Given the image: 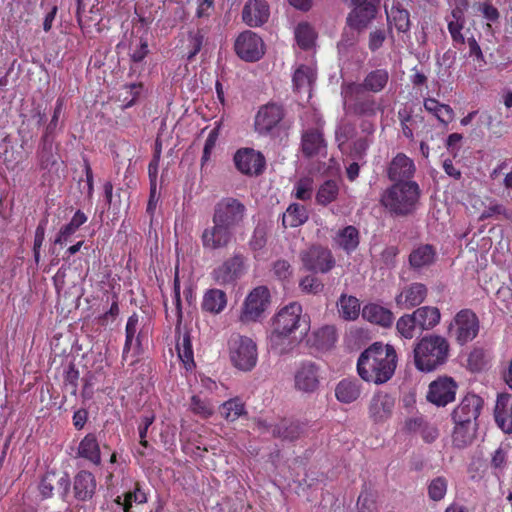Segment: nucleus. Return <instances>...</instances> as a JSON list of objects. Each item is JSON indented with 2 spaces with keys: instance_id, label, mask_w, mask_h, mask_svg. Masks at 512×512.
<instances>
[{
  "instance_id": "nucleus-11",
  "label": "nucleus",
  "mask_w": 512,
  "mask_h": 512,
  "mask_svg": "<svg viewBox=\"0 0 512 512\" xmlns=\"http://www.w3.org/2000/svg\"><path fill=\"white\" fill-rule=\"evenodd\" d=\"M321 366L312 361L301 362L294 373V388L304 394L316 393L321 385Z\"/></svg>"
},
{
  "instance_id": "nucleus-14",
  "label": "nucleus",
  "mask_w": 512,
  "mask_h": 512,
  "mask_svg": "<svg viewBox=\"0 0 512 512\" xmlns=\"http://www.w3.org/2000/svg\"><path fill=\"white\" fill-rule=\"evenodd\" d=\"M201 243L205 250L215 251L227 248L235 239V232L224 225L212 221L201 234Z\"/></svg>"
},
{
  "instance_id": "nucleus-30",
  "label": "nucleus",
  "mask_w": 512,
  "mask_h": 512,
  "mask_svg": "<svg viewBox=\"0 0 512 512\" xmlns=\"http://www.w3.org/2000/svg\"><path fill=\"white\" fill-rule=\"evenodd\" d=\"M338 334L335 326L326 325L317 329L310 339L312 346L318 350L327 351L334 347Z\"/></svg>"
},
{
  "instance_id": "nucleus-62",
  "label": "nucleus",
  "mask_w": 512,
  "mask_h": 512,
  "mask_svg": "<svg viewBox=\"0 0 512 512\" xmlns=\"http://www.w3.org/2000/svg\"><path fill=\"white\" fill-rule=\"evenodd\" d=\"M507 455H508V446L501 445L500 447H498L492 455L491 466L494 469L502 470L506 465Z\"/></svg>"
},
{
  "instance_id": "nucleus-8",
  "label": "nucleus",
  "mask_w": 512,
  "mask_h": 512,
  "mask_svg": "<svg viewBox=\"0 0 512 512\" xmlns=\"http://www.w3.org/2000/svg\"><path fill=\"white\" fill-rule=\"evenodd\" d=\"M248 267V258L243 253L235 251L231 257L216 267L211 275L218 285H233L246 274Z\"/></svg>"
},
{
  "instance_id": "nucleus-36",
  "label": "nucleus",
  "mask_w": 512,
  "mask_h": 512,
  "mask_svg": "<svg viewBox=\"0 0 512 512\" xmlns=\"http://www.w3.org/2000/svg\"><path fill=\"white\" fill-rule=\"evenodd\" d=\"M226 304L225 292L220 289H210L204 294L202 309L212 314H218L223 311Z\"/></svg>"
},
{
  "instance_id": "nucleus-51",
  "label": "nucleus",
  "mask_w": 512,
  "mask_h": 512,
  "mask_svg": "<svg viewBox=\"0 0 512 512\" xmlns=\"http://www.w3.org/2000/svg\"><path fill=\"white\" fill-rule=\"evenodd\" d=\"M189 407L192 413L203 419L209 418L214 412V407L211 402L205 398H201L199 395H193L191 397Z\"/></svg>"
},
{
  "instance_id": "nucleus-26",
  "label": "nucleus",
  "mask_w": 512,
  "mask_h": 512,
  "mask_svg": "<svg viewBox=\"0 0 512 512\" xmlns=\"http://www.w3.org/2000/svg\"><path fill=\"white\" fill-rule=\"evenodd\" d=\"M359 243V231L352 225L339 229L333 237V245L343 250L348 255L358 248Z\"/></svg>"
},
{
  "instance_id": "nucleus-43",
  "label": "nucleus",
  "mask_w": 512,
  "mask_h": 512,
  "mask_svg": "<svg viewBox=\"0 0 512 512\" xmlns=\"http://www.w3.org/2000/svg\"><path fill=\"white\" fill-rule=\"evenodd\" d=\"M176 349L178 352V357L184 364L187 370H190L194 367V356L193 349L191 344L190 335L188 332H185L182 336H179Z\"/></svg>"
},
{
  "instance_id": "nucleus-28",
  "label": "nucleus",
  "mask_w": 512,
  "mask_h": 512,
  "mask_svg": "<svg viewBox=\"0 0 512 512\" xmlns=\"http://www.w3.org/2000/svg\"><path fill=\"white\" fill-rule=\"evenodd\" d=\"M412 315L420 332L433 329L441 319L440 310L434 306L418 307L412 312Z\"/></svg>"
},
{
  "instance_id": "nucleus-22",
  "label": "nucleus",
  "mask_w": 512,
  "mask_h": 512,
  "mask_svg": "<svg viewBox=\"0 0 512 512\" xmlns=\"http://www.w3.org/2000/svg\"><path fill=\"white\" fill-rule=\"evenodd\" d=\"M270 16V8L264 0H249L242 10V20L250 27H260Z\"/></svg>"
},
{
  "instance_id": "nucleus-54",
  "label": "nucleus",
  "mask_w": 512,
  "mask_h": 512,
  "mask_svg": "<svg viewBox=\"0 0 512 512\" xmlns=\"http://www.w3.org/2000/svg\"><path fill=\"white\" fill-rule=\"evenodd\" d=\"M453 20L448 22V30L451 34V37L454 42L464 44L465 38L461 33L464 25V20L462 19V12L460 10L452 11Z\"/></svg>"
},
{
  "instance_id": "nucleus-10",
  "label": "nucleus",
  "mask_w": 512,
  "mask_h": 512,
  "mask_svg": "<svg viewBox=\"0 0 512 512\" xmlns=\"http://www.w3.org/2000/svg\"><path fill=\"white\" fill-rule=\"evenodd\" d=\"M270 302V292L265 286L255 287L245 298L240 321L250 323L258 321L266 311Z\"/></svg>"
},
{
  "instance_id": "nucleus-49",
  "label": "nucleus",
  "mask_w": 512,
  "mask_h": 512,
  "mask_svg": "<svg viewBox=\"0 0 512 512\" xmlns=\"http://www.w3.org/2000/svg\"><path fill=\"white\" fill-rule=\"evenodd\" d=\"M496 218L499 220H511L512 221V210L506 208L504 205L497 201H491L488 206L485 207L480 215L481 220L488 218Z\"/></svg>"
},
{
  "instance_id": "nucleus-31",
  "label": "nucleus",
  "mask_w": 512,
  "mask_h": 512,
  "mask_svg": "<svg viewBox=\"0 0 512 512\" xmlns=\"http://www.w3.org/2000/svg\"><path fill=\"white\" fill-rule=\"evenodd\" d=\"M77 455L84 458L94 465L101 464V452L99 443L94 434H87L79 443Z\"/></svg>"
},
{
  "instance_id": "nucleus-18",
  "label": "nucleus",
  "mask_w": 512,
  "mask_h": 512,
  "mask_svg": "<svg viewBox=\"0 0 512 512\" xmlns=\"http://www.w3.org/2000/svg\"><path fill=\"white\" fill-rule=\"evenodd\" d=\"M284 110L281 105L268 103L259 108L255 116V130L262 135L270 133L283 119Z\"/></svg>"
},
{
  "instance_id": "nucleus-33",
  "label": "nucleus",
  "mask_w": 512,
  "mask_h": 512,
  "mask_svg": "<svg viewBox=\"0 0 512 512\" xmlns=\"http://www.w3.org/2000/svg\"><path fill=\"white\" fill-rule=\"evenodd\" d=\"M436 258V251L432 245L424 244L415 248L409 256V262L414 269H421L432 265Z\"/></svg>"
},
{
  "instance_id": "nucleus-27",
  "label": "nucleus",
  "mask_w": 512,
  "mask_h": 512,
  "mask_svg": "<svg viewBox=\"0 0 512 512\" xmlns=\"http://www.w3.org/2000/svg\"><path fill=\"white\" fill-rule=\"evenodd\" d=\"M302 151L307 157L326 154V143L319 129H309L302 135Z\"/></svg>"
},
{
  "instance_id": "nucleus-61",
  "label": "nucleus",
  "mask_w": 512,
  "mask_h": 512,
  "mask_svg": "<svg viewBox=\"0 0 512 512\" xmlns=\"http://www.w3.org/2000/svg\"><path fill=\"white\" fill-rule=\"evenodd\" d=\"M173 303L175 305L176 310V317H177V323H176V332L180 334V327L182 323V308H181V297H180V283L179 279L176 276L174 280V296H173Z\"/></svg>"
},
{
  "instance_id": "nucleus-59",
  "label": "nucleus",
  "mask_w": 512,
  "mask_h": 512,
  "mask_svg": "<svg viewBox=\"0 0 512 512\" xmlns=\"http://www.w3.org/2000/svg\"><path fill=\"white\" fill-rule=\"evenodd\" d=\"M371 143L372 140L369 137L355 140L351 148V157L355 160H362L366 156Z\"/></svg>"
},
{
  "instance_id": "nucleus-53",
  "label": "nucleus",
  "mask_w": 512,
  "mask_h": 512,
  "mask_svg": "<svg viewBox=\"0 0 512 512\" xmlns=\"http://www.w3.org/2000/svg\"><path fill=\"white\" fill-rule=\"evenodd\" d=\"M147 501V497L145 492H143L138 486L135 488L134 491L128 492L125 495L124 501H122L121 497L118 496L115 499V503L119 507H123L124 512H130L132 503L142 504Z\"/></svg>"
},
{
  "instance_id": "nucleus-15",
  "label": "nucleus",
  "mask_w": 512,
  "mask_h": 512,
  "mask_svg": "<svg viewBox=\"0 0 512 512\" xmlns=\"http://www.w3.org/2000/svg\"><path fill=\"white\" fill-rule=\"evenodd\" d=\"M483 399L474 394L468 393L465 395L461 402L452 412V419L454 423L473 425L476 423L482 409Z\"/></svg>"
},
{
  "instance_id": "nucleus-25",
  "label": "nucleus",
  "mask_w": 512,
  "mask_h": 512,
  "mask_svg": "<svg viewBox=\"0 0 512 512\" xmlns=\"http://www.w3.org/2000/svg\"><path fill=\"white\" fill-rule=\"evenodd\" d=\"M96 479L94 475L86 470L79 471L74 477V494L80 501L92 499L96 491Z\"/></svg>"
},
{
  "instance_id": "nucleus-48",
  "label": "nucleus",
  "mask_w": 512,
  "mask_h": 512,
  "mask_svg": "<svg viewBox=\"0 0 512 512\" xmlns=\"http://www.w3.org/2000/svg\"><path fill=\"white\" fill-rule=\"evenodd\" d=\"M204 32L201 29L189 31L185 40V48L187 49V60L191 61L201 50L204 41Z\"/></svg>"
},
{
  "instance_id": "nucleus-4",
  "label": "nucleus",
  "mask_w": 512,
  "mask_h": 512,
  "mask_svg": "<svg viewBox=\"0 0 512 512\" xmlns=\"http://www.w3.org/2000/svg\"><path fill=\"white\" fill-rule=\"evenodd\" d=\"M413 352L416 367L421 371L430 372L445 363L449 344L442 336L427 335L415 345Z\"/></svg>"
},
{
  "instance_id": "nucleus-41",
  "label": "nucleus",
  "mask_w": 512,
  "mask_h": 512,
  "mask_svg": "<svg viewBox=\"0 0 512 512\" xmlns=\"http://www.w3.org/2000/svg\"><path fill=\"white\" fill-rule=\"evenodd\" d=\"M315 79V70L312 67L301 65L295 70L292 81L296 90L309 92Z\"/></svg>"
},
{
  "instance_id": "nucleus-50",
  "label": "nucleus",
  "mask_w": 512,
  "mask_h": 512,
  "mask_svg": "<svg viewBox=\"0 0 512 512\" xmlns=\"http://www.w3.org/2000/svg\"><path fill=\"white\" fill-rule=\"evenodd\" d=\"M139 324V317L137 314L131 315L126 323V340L123 348V354L125 355L130 351L133 346L139 345L138 338L135 339Z\"/></svg>"
},
{
  "instance_id": "nucleus-60",
  "label": "nucleus",
  "mask_w": 512,
  "mask_h": 512,
  "mask_svg": "<svg viewBox=\"0 0 512 512\" xmlns=\"http://www.w3.org/2000/svg\"><path fill=\"white\" fill-rule=\"evenodd\" d=\"M295 197L299 200H308L312 196V180L309 178H303L297 181L295 184Z\"/></svg>"
},
{
  "instance_id": "nucleus-34",
  "label": "nucleus",
  "mask_w": 512,
  "mask_h": 512,
  "mask_svg": "<svg viewBox=\"0 0 512 512\" xmlns=\"http://www.w3.org/2000/svg\"><path fill=\"white\" fill-rule=\"evenodd\" d=\"M308 220V212L305 206L292 203L288 206L282 216V225L285 228L301 226Z\"/></svg>"
},
{
  "instance_id": "nucleus-5",
  "label": "nucleus",
  "mask_w": 512,
  "mask_h": 512,
  "mask_svg": "<svg viewBox=\"0 0 512 512\" xmlns=\"http://www.w3.org/2000/svg\"><path fill=\"white\" fill-rule=\"evenodd\" d=\"M341 97L346 114L374 117L380 110L376 99L364 92L358 83L344 82L341 86Z\"/></svg>"
},
{
  "instance_id": "nucleus-12",
  "label": "nucleus",
  "mask_w": 512,
  "mask_h": 512,
  "mask_svg": "<svg viewBox=\"0 0 512 512\" xmlns=\"http://www.w3.org/2000/svg\"><path fill=\"white\" fill-rule=\"evenodd\" d=\"M300 258L304 268L314 273H328L336 263L331 250L320 245L302 251Z\"/></svg>"
},
{
  "instance_id": "nucleus-19",
  "label": "nucleus",
  "mask_w": 512,
  "mask_h": 512,
  "mask_svg": "<svg viewBox=\"0 0 512 512\" xmlns=\"http://www.w3.org/2000/svg\"><path fill=\"white\" fill-rule=\"evenodd\" d=\"M237 169L246 175H259L265 166L263 155L252 148H242L234 155Z\"/></svg>"
},
{
  "instance_id": "nucleus-37",
  "label": "nucleus",
  "mask_w": 512,
  "mask_h": 512,
  "mask_svg": "<svg viewBox=\"0 0 512 512\" xmlns=\"http://www.w3.org/2000/svg\"><path fill=\"white\" fill-rule=\"evenodd\" d=\"M270 430L273 436L291 441L297 439L303 432L302 426L298 422L287 419L271 425Z\"/></svg>"
},
{
  "instance_id": "nucleus-38",
  "label": "nucleus",
  "mask_w": 512,
  "mask_h": 512,
  "mask_svg": "<svg viewBox=\"0 0 512 512\" xmlns=\"http://www.w3.org/2000/svg\"><path fill=\"white\" fill-rule=\"evenodd\" d=\"M424 108L444 125H447L454 119L455 114L453 109L449 105L442 104L434 98L425 99Z\"/></svg>"
},
{
  "instance_id": "nucleus-46",
  "label": "nucleus",
  "mask_w": 512,
  "mask_h": 512,
  "mask_svg": "<svg viewBox=\"0 0 512 512\" xmlns=\"http://www.w3.org/2000/svg\"><path fill=\"white\" fill-rule=\"evenodd\" d=\"M396 330L398 335L404 339H412L419 330L416 321L411 314L402 315L396 322Z\"/></svg>"
},
{
  "instance_id": "nucleus-56",
  "label": "nucleus",
  "mask_w": 512,
  "mask_h": 512,
  "mask_svg": "<svg viewBox=\"0 0 512 512\" xmlns=\"http://www.w3.org/2000/svg\"><path fill=\"white\" fill-rule=\"evenodd\" d=\"M398 118L400 121V126H401L403 135L407 139L413 140L414 139L413 129H414V125L417 122L416 117H413L411 115V112L409 110H407L406 108H404V109H401L398 111Z\"/></svg>"
},
{
  "instance_id": "nucleus-32",
  "label": "nucleus",
  "mask_w": 512,
  "mask_h": 512,
  "mask_svg": "<svg viewBox=\"0 0 512 512\" xmlns=\"http://www.w3.org/2000/svg\"><path fill=\"white\" fill-rule=\"evenodd\" d=\"M362 317L371 322L383 327L391 326L393 322V313L377 304H367L362 310Z\"/></svg>"
},
{
  "instance_id": "nucleus-29",
  "label": "nucleus",
  "mask_w": 512,
  "mask_h": 512,
  "mask_svg": "<svg viewBox=\"0 0 512 512\" xmlns=\"http://www.w3.org/2000/svg\"><path fill=\"white\" fill-rule=\"evenodd\" d=\"M362 391V385L357 379H343L335 388V396L342 403H352L356 401Z\"/></svg>"
},
{
  "instance_id": "nucleus-55",
  "label": "nucleus",
  "mask_w": 512,
  "mask_h": 512,
  "mask_svg": "<svg viewBox=\"0 0 512 512\" xmlns=\"http://www.w3.org/2000/svg\"><path fill=\"white\" fill-rule=\"evenodd\" d=\"M448 488V481L445 477L439 476L432 479L428 485V495L433 501L442 500Z\"/></svg>"
},
{
  "instance_id": "nucleus-3",
  "label": "nucleus",
  "mask_w": 512,
  "mask_h": 512,
  "mask_svg": "<svg viewBox=\"0 0 512 512\" xmlns=\"http://www.w3.org/2000/svg\"><path fill=\"white\" fill-rule=\"evenodd\" d=\"M420 193L415 181L394 183L382 193L380 201L391 214L406 216L416 209Z\"/></svg>"
},
{
  "instance_id": "nucleus-42",
  "label": "nucleus",
  "mask_w": 512,
  "mask_h": 512,
  "mask_svg": "<svg viewBox=\"0 0 512 512\" xmlns=\"http://www.w3.org/2000/svg\"><path fill=\"white\" fill-rule=\"evenodd\" d=\"M387 18L390 25H394L398 32L407 34L410 30V14L406 9L393 6L390 12H387Z\"/></svg>"
},
{
  "instance_id": "nucleus-35",
  "label": "nucleus",
  "mask_w": 512,
  "mask_h": 512,
  "mask_svg": "<svg viewBox=\"0 0 512 512\" xmlns=\"http://www.w3.org/2000/svg\"><path fill=\"white\" fill-rule=\"evenodd\" d=\"M389 80V73L385 69H376L367 74L362 83H358L363 87V91L378 93L382 91Z\"/></svg>"
},
{
  "instance_id": "nucleus-63",
  "label": "nucleus",
  "mask_w": 512,
  "mask_h": 512,
  "mask_svg": "<svg viewBox=\"0 0 512 512\" xmlns=\"http://www.w3.org/2000/svg\"><path fill=\"white\" fill-rule=\"evenodd\" d=\"M54 482H55V474L48 473L46 474L40 484H39V492L43 498H50L53 495L54 490Z\"/></svg>"
},
{
  "instance_id": "nucleus-1",
  "label": "nucleus",
  "mask_w": 512,
  "mask_h": 512,
  "mask_svg": "<svg viewBox=\"0 0 512 512\" xmlns=\"http://www.w3.org/2000/svg\"><path fill=\"white\" fill-rule=\"evenodd\" d=\"M397 367V353L392 345L375 342L357 360V373L366 382L377 385L388 382Z\"/></svg>"
},
{
  "instance_id": "nucleus-52",
  "label": "nucleus",
  "mask_w": 512,
  "mask_h": 512,
  "mask_svg": "<svg viewBox=\"0 0 512 512\" xmlns=\"http://www.w3.org/2000/svg\"><path fill=\"white\" fill-rule=\"evenodd\" d=\"M295 38L298 45L303 49L312 47L315 40L313 28L307 23H300L295 30Z\"/></svg>"
},
{
  "instance_id": "nucleus-58",
  "label": "nucleus",
  "mask_w": 512,
  "mask_h": 512,
  "mask_svg": "<svg viewBox=\"0 0 512 512\" xmlns=\"http://www.w3.org/2000/svg\"><path fill=\"white\" fill-rule=\"evenodd\" d=\"M299 286L303 292L308 294H318L324 288L323 283L313 275H308L302 278Z\"/></svg>"
},
{
  "instance_id": "nucleus-20",
  "label": "nucleus",
  "mask_w": 512,
  "mask_h": 512,
  "mask_svg": "<svg viewBox=\"0 0 512 512\" xmlns=\"http://www.w3.org/2000/svg\"><path fill=\"white\" fill-rule=\"evenodd\" d=\"M415 171L414 161L404 153H398L389 163L387 176L394 183L412 181Z\"/></svg>"
},
{
  "instance_id": "nucleus-21",
  "label": "nucleus",
  "mask_w": 512,
  "mask_h": 512,
  "mask_svg": "<svg viewBox=\"0 0 512 512\" xmlns=\"http://www.w3.org/2000/svg\"><path fill=\"white\" fill-rule=\"evenodd\" d=\"M428 294L426 285L415 282L405 286L395 297L396 305L401 309H412L424 302Z\"/></svg>"
},
{
  "instance_id": "nucleus-23",
  "label": "nucleus",
  "mask_w": 512,
  "mask_h": 512,
  "mask_svg": "<svg viewBox=\"0 0 512 512\" xmlns=\"http://www.w3.org/2000/svg\"><path fill=\"white\" fill-rule=\"evenodd\" d=\"M353 6L352 12L348 16V21L352 25L361 28L375 17L376 6L379 0H347Z\"/></svg>"
},
{
  "instance_id": "nucleus-9",
  "label": "nucleus",
  "mask_w": 512,
  "mask_h": 512,
  "mask_svg": "<svg viewBox=\"0 0 512 512\" xmlns=\"http://www.w3.org/2000/svg\"><path fill=\"white\" fill-rule=\"evenodd\" d=\"M229 353L232 364L239 370L250 371L257 363V346L249 337L233 338L229 344Z\"/></svg>"
},
{
  "instance_id": "nucleus-2",
  "label": "nucleus",
  "mask_w": 512,
  "mask_h": 512,
  "mask_svg": "<svg viewBox=\"0 0 512 512\" xmlns=\"http://www.w3.org/2000/svg\"><path fill=\"white\" fill-rule=\"evenodd\" d=\"M302 319V307L299 303L293 302L282 308L274 319V329L270 336L273 349L279 354L288 352L293 342L288 337L300 327Z\"/></svg>"
},
{
  "instance_id": "nucleus-7",
  "label": "nucleus",
  "mask_w": 512,
  "mask_h": 512,
  "mask_svg": "<svg viewBox=\"0 0 512 512\" xmlns=\"http://www.w3.org/2000/svg\"><path fill=\"white\" fill-rule=\"evenodd\" d=\"M480 323L477 315L470 309L460 310L448 326V334L458 344L464 345L479 333Z\"/></svg>"
},
{
  "instance_id": "nucleus-6",
  "label": "nucleus",
  "mask_w": 512,
  "mask_h": 512,
  "mask_svg": "<svg viewBox=\"0 0 512 512\" xmlns=\"http://www.w3.org/2000/svg\"><path fill=\"white\" fill-rule=\"evenodd\" d=\"M246 217V205L231 196L221 198L213 207L212 221H216L234 232L243 225Z\"/></svg>"
},
{
  "instance_id": "nucleus-17",
  "label": "nucleus",
  "mask_w": 512,
  "mask_h": 512,
  "mask_svg": "<svg viewBox=\"0 0 512 512\" xmlns=\"http://www.w3.org/2000/svg\"><path fill=\"white\" fill-rule=\"evenodd\" d=\"M395 398L383 391H378L371 397L368 404V415L372 422L381 424L393 414Z\"/></svg>"
},
{
  "instance_id": "nucleus-40",
  "label": "nucleus",
  "mask_w": 512,
  "mask_h": 512,
  "mask_svg": "<svg viewBox=\"0 0 512 512\" xmlns=\"http://www.w3.org/2000/svg\"><path fill=\"white\" fill-rule=\"evenodd\" d=\"M455 427L452 434V443L457 448H465L473 441L477 423L473 425L454 423Z\"/></svg>"
},
{
  "instance_id": "nucleus-47",
  "label": "nucleus",
  "mask_w": 512,
  "mask_h": 512,
  "mask_svg": "<svg viewBox=\"0 0 512 512\" xmlns=\"http://www.w3.org/2000/svg\"><path fill=\"white\" fill-rule=\"evenodd\" d=\"M220 413L226 420L233 422L245 414L244 404L238 398L230 399L221 405Z\"/></svg>"
},
{
  "instance_id": "nucleus-13",
  "label": "nucleus",
  "mask_w": 512,
  "mask_h": 512,
  "mask_svg": "<svg viewBox=\"0 0 512 512\" xmlns=\"http://www.w3.org/2000/svg\"><path fill=\"white\" fill-rule=\"evenodd\" d=\"M236 54L244 61H258L265 53V45L255 32L246 30L239 34L234 44Z\"/></svg>"
},
{
  "instance_id": "nucleus-24",
  "label": "nucleus",
  "mask_w": 512,
  "mask_h": 512,
  "mask_svg": "<svg viewBox=\"0 0 512 512\" xmlns=\"http://www.w3.org/2000/svg\"><path fill=\"white\" fill-rule=\"evenodd\" d=\"M494 417L503 432L512 433V395L504 393L498 396Z\"/></svg>"
},
{
  "instance_id": "nucleus-39",
  "label": "nucleus",
  "mask_w": 512,
  "mask_h": 512,
  "mask_svg": "<svg viewBox=\"0 0 512 512\" xmlns=\"http://www.w3.org/2000/svg\"><path fill=\"white\" fill-rule=\"evenodd\" d=\"M337 308L340 317L344 320H355L360 313L359 300L354 296L342 294L337 301Z\"/></svg>"
},
{
  "instance_id": "nucleus-45",
  "label": "nucleus",
  "mask_w": 512,
  "mask_h": 512,
  "mask_svg": "<svg viewBox=\"0 0 512 512\" xmlns=\"http://www.w3.org/2000/svg\"><path fill=\"white\" fill-rule=\"evenodd\" d=\"M339 193V186L334 180L325 181L318 189L316 201L321 205H328L336 200Z\"/></svg>"
},
{
  "instance_id": "nucleus-44",
  "label": "nucleus",
  "mask_w": 512,
  "mask_h": 512,
  "mask_svg": "<svg viewBox=\"0 0 512 512\" xmlns=\"http://www.w3.org/2000/svg\"><path fill=\"white\" fill-rule=\"evenodd\" d=\"M63 106H64L63 100L58 99L56 102L54 111H53L52 118H51L49 124L47 125L45 132L43 134V137H42L44 149H51L53 137H54V135L58 129V126H59V118L62 114Z\"/></svg>"
},
{
  "instance_id": "nucleus-64",
  "label": "nucleus",
  "mask_w": 512,
  "mask_h": 512,
  "mask_svg": "<svg viewBox=\"0 0 512 512\" xmlns=\"http://www.w3.org/2000/svg\"><path fill=\"white\" fill-rule=\"evenodd\" d=\"M78 229H76L72 224L69 222L68 224L64 225L58 232V235L56 236L54 240V244L64 245L66 244L72 235L75 234V232Z\"/></svg>"
},
{
  "instance_id": "nucleus-57",
  "label": "nucleus",
  "mask_w": 512,
  "mask_h": 512,
  "mask_svg": "<svg viewBox=\"0 0 512 512\" xmlns=\"http://www.w3.org/2000/svg\"><path fill=\"white\" fill-rule=\"evenodd\" d=\"M271 272L273 276L279 281H285L292 276L293 270L287 260L278 259L272 263Z\"/></svg>"
},
{
  "instance_id": "nucleus-16",
  "label": "nucleus",
  "mask_w": 512,
  "mask_h": 512,
  "mask_svg": "<svg viewBox=\"0 0 512 512\" xmlns=\"http://www.w3.org/2000/svg\"><path fill=\"white\" fill-rule=\"evenodd\" d=\"M457 383L450 377H440L429 385L427 400L444 407L455 400Z\"/></svg>"
}]
</instances>
